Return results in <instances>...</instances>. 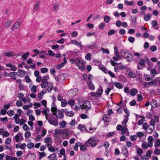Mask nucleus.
<instances>
[{
  "mask_svg": "<svg viewBox=\"0 0 160 160\" xmlns=\"http://www.w3.org/2000/svg\"><path fill=\"white\" fill-rule=\"evenodd\" d=\"M40 70L41 72L43 73H46L48 71V69L46 68H42Z\"/></svg>",
  "mask_w": 160,
  "mask_h": 160,
  "instance_id": "obj_60",
  "label": "nucleus"
},
{
  "mask_svg": "<svg viewBox=\"0 0 160 160\" xmlns=\"http://www.w3.org/2000/svg\"><path fill=\"white\" fill-rule=\"evenodd\" d=\"M128 130V128H127V127L126 125H124V126L121 130V133L122 134H125L127 131Z\"/></svg>",
  "mask_w": 160,
  "mask_h": 160,
  "instance_id": "obj_32",
  "label": "nucleus"
},
{
  "mask_svg": "<svg viewBox=\"0 0 160 160\" xmlns=\"http://www.w3.org/2000/svg\"><path fill=\"white\" fill-rule=\"evenodd\" d=\"M52 105L53 106H52V107L51 108V110L52 112H53V114L54 115H55L56 114V112L57 111V109L56 107H55V104H52Z\"/></svg>",
  "mask_w": 160,
  "mask_h": 160,
  "instance_id": "obj_42",
  "label": "nucleus"
},
{
  "mask_svg": "<svg viewBox=\"0 0 160 160\" xmlns=\"http://www.w3.org/2000/svg\"><path fill=\"white\" fill-rule=\"evenodd\" d=\"M100 50L102 52V53L103 54H104L105 53H106L107 54H109L110 53V52L108 49H105L104 48H101Z\"/></svg>",
  "mask_w": 160,
  "mask_h": 160,
  "instance_id": "obj_43",
  "label": "nucleus"
},
{
  "mask_svg": "<svg viewBox=\"0 0 160 160\" xmlns=\"http://www.w3.org/2000/svg\"><path fill=\"white\" fill-rule=\"evenodd\" d=\"M48 148V150L51 152H54L55 150H58V149L57 148H54L53 147L50 146Z\"/></svg>",
  "mask_w": 160,
  "mask_h": 160,
  "instance_id": "obj_53",
  "label": "nucleus"
},
{
  "mask_svg": "<svg viewBox=\"0 0 160 160\" xmlns=\"http://www.w3.org/2000/svg\"><path fill=\"white\" fill-rule=\"evenodd\" d=\"M137 90L136 89L133 88L130 91V94L132 96H134L137 93Z\"/></svg>",
  "mask_w": 160,
  "mask_h": 160,
  "instance_id": "obj_35",
  "label": "nucleus"
},
{
  "mask_svg": "<svg viewBox=\"0 0 160 160\" xmlns=\"http://www.w3.org/2000/svg\"><path fill=\"white\" fill-rule=\"evenodd\" d=\"M154 127L149 125L148 128L146 130L148 133H151L152 132L154 129Z\"/></svg>",
  "mask_w": 160,
  "mask_h": 160,
  "instance_id": "obj_27",
  "label": "nucleus"
},
{
  "mask_svg": "<svg viewBox=\"0 0 160 160\" xmlns=\"http://www.w3.org/2000/svg\"><path fill=\"white\" fill-rule=\"evenodd\" d=\"M44 142L46 143L48 147L51 146L52 143V140L51 138L47 137L44 139Z\"/></svg>",
  "mask_w": 160,
  "mask_h": 160,
  "instance_id": "obj_7",
  "label": "nucleus"
},
{
  "mask_svg": "<svg viewBox=\"0 0 160 160\" xmlns=\"http://www.w3.org/2000/svg\"><path fill=\"white\" fill-rule=\"evenodd\" d=\"M6 66L10 68L13 71H15L17 70V67L15 65H12L11 64L9 63L6 65Z\"/></svg>",
  "mask_w": 160,
  "mask_h": 160,
  "instance_id": "obj_28",
  "label": "nucleus"
},
{
  "mask_svg": "<svg viewBox=\"0 0 160 160\" xmlns=\"http://www.w3.org/2000/svg\"><path fill=\"white\" fill-rule=\"evenodd\" d=\"M56 115L57 117V118L58 119V118L62 119L63 117V115L62 112L58 110L56 112Z\"/></svg>",
  "mask_w": 160,
  "mask_h": 160,
  "instance_id": "obj_18",
  "label": "nucleus"
},
{
  "mask_svg": "<svg viewBox=\"0 0 160 160\" xmlns=\"http://www.w3.org/2000/svg\"><path fill=\"white\" fill-rule=\"evenodd\" d=\"M31 136V133L30 132H26L25 134V138H28Z\"/></svg>",
  "mask_w": 160,
  "mask_h": 160,
  "instance_id": "obj_63",
  "label": "nucleus"
},
{
  "mask_svg": "<svg viewBox=\"0 0 160 160\" xmlns=\"http://www.w3.org/2000/svg\"><path fill=\"white\" fill-rule=\"evenodd\" d=\"M17 75H18V73L17 72H12L9 73L10 76L12 77V78L13 79H16V78L14 77H15Z\"/></svg>",
  "mask_w": 160,
  "mask_h": 160,
  "instance_id": "obj_55",
  "label": "nucleus"
},
{
  "mask_svg": "<svg viewBox=\"0 0 160 160\" xmlns=\"http://www.w3.org/2000/svg\"><path fill=\"white\" fill-rule=\"evenodd\" d=\"M20 26V22H16L14 25L11 28V29L12 31H13L14 29H18L19 28Z\"/></svg>",
  "mask_w": 160,
  "mask_h": 160,
  "instance_id": "obj_20",
  "label": "nucleus"
},
{
  "mask_svg": "<svg viewBox=\"0 0 160 160\" xmlns=\"http://www.w3.org/2000/svg\"><path fill=\"white\" fill-rule=\"evenodd\" d=\"M7 113L9 116H11L14 114V112L13 110H10L7 112Z\"/></svg>",
  "mask_w": 160,
  "mask_h": 160,
  "instance_id": "obj_56",
  "label": "nucleus"
},
{
  "mask_svg": "<svg viewBox=\"0 0 160 160\" xmlns=\"http://www.w3.org/2000/svg\"><path fill=\"white\" fill-rule=\"evenodd\" d=\"M111 118L110 115L106 114L103 116L102 119L104 122H108L110 121Z\"/></svg>",
  "mask_w": 160,
  "mask_h": 160,
  "instance_id": "obj_14",
  "label": "nucleus"
},
{
  "mask_svg": "<svg viewBox=\"0 0 160 160\" xmlns=\"http://www.w3.org/2000/svg\"><path fill=\"white\" fill-rule=\"evenodd\" d=\"M130 52L128 50L126 49H122L121 52L122 56L124 58Z\"/></svg>",
  "mask_w": 160,
  "mask_h": 160,
  "instance_id": "obj_22",
  "label": "nucleus"
},
{
  "mask_svg": "<svg viewBox=\"0 0 160 160\" xmlns=\"http://www.w3.org/2000/svg\"><path fill=\"white\" fill-rule=\"evenodd\" d=\"M103 92V90L102 87H101L99 89H98L96 92L98 96H101Z\"/></svg>",
  "mask_w": 160,
  "mask_h": 160,
  "instance_id": "obj_37",
  "label": "nucleus"
},
{
  "mask_svg": "<svg viewBox=\"0 0 160 160\" xmlns=\"http://www.w3.org/2000/svg\"><path fill=\"white\" fill-rule=\"evenodd\" d=\"M59 127L61 128H65L67 125L66 122L64 120L62 121L59 122Z\"/></svg>",
  "mask_w": 160,
  "mask_h": 160,
  "instance_id": "obj_26",
  "label": "nucleus"
},
{
  "mask_svg": "<svg viewBox=\"0 0 160 160\" xmlns=\"http://www.w3.org/2000/svg\"><path fill=\"white\" fill-rule=\"evenodd\" d=\"M48 88H47L48 92L51 91L52 90L53 86V84L52 83H50L48 84Z\"/></svg>",
  "mask_w": 160,
  "mask_h": 160,
  "instance_id": "obj_57",
  "label": "nucleus"
},
{
  "mask_svg": "<svg viewBox=\"0 0 160 160\" xmlns=\"http://www.w3.org/2000/svg\"><path fill=\"white\" fill-rule=\"evenodd\" d=\"M78 128L82 132H88V130L86 129L85 126H83L82 124H79L78 126Z\"/></svg>",
  "mask_w": 160,
  "mask_h": 160,
  "instance_id": "obj_16",
  "label": "nucleus"
},
{
  "mask_svg": "<svg viewBox=\"0 0 160 160\" xmlns=\"http://www.w3.org/2000/svg\"><path fill=\"white\" fill-rule=\"evenodd\" d=\"M81 144V143L80 142H78L76 143L75 145L73 147L74 150L76 151H78V146Z\"/></svg>",
  "mask_w": 160,
  "mask_h": 160,
  "instance_id": "obj_49",
  "label": "nucleus"
},
{
  "mask_svg": "<svg viewBox=\"0 0 160 160\" xmlns=\"http://www.w3.org/2000/svg\"><path fill=\"white\" fill-rule=\"evenodd\" d=\"M23 140V138L22 134V133L19 132L13 138V141L14 142V140L16 142H18L19 141H22Z\"/></svg>",
  "mask_w": 160,
  "mask_h": 160,
  "instance_id": "obj_5",
  "label": "nucleus"
},
{
  "mask_svg": "<svg viewBox=\"0 0 160 160\" xmlns=\"http://www.w3.org/2000/svg\"><path fill=\"white\" fill-rule=\"evenodd\" d=\"M40 2L39 1H38L37 2L33 8V10L34 11H38L39 7L40 5Z\"/></svg>",
  "mask_w": 160,
  "mask_h": 160,
  "instance_id": "obj_39",
  "label": "nucleus"
},
{
  "mask_svg": "<svg viewBox=\"0 0 160 160\" xmlns=\"http://www.w3.org/2000/svg\"><path fill=\"white\" fill-rule=\"evenodd\" d=\"M137 116L142 118V119H140L139 120V121H138V125H141L142 124V123L144 121H143V119H144V117L143 116H141L139 115H138L136 116V117H137Z\"/></svg>",
  "mask_w": 160,
  "mask_h": 160,
  "instance_id": "obj_47",
  "label": "nucleus"
},
{
  "mask_svg": "<svg viewBox=\"0 0 160 160\" xmlns=\"http://www.w3.org/2000/svg\"><path fill=\"white\" fill-rule=\"evenodd\" d=\"M128 115H125V116L124 120L122 122V124L124 126L126 125V124L128 122Z\"/></svg>",
  "mask_w": 160,
  "mask_h": 160,
  "instance_id": "obj_41",
  "label": "nucleus"
},
{
  "mask_svg": "<svg viewBox=\"0 0 160 160\" xmlns=\"http://www.w3.org/2000/svg\"><path fill=\"white\" fill-rule=\"evenodd\" d=\"M86 143L88 147H94L97 145V141L95 138L92 137L89 138Z\"/></svg>",
  "mask_w": 160,
  "mask_h": 160,
  "instance_id": "obj_2",
  "label": "nucleus"
},
{
  "mask_svg": "<svg viewBox=\"0 0 160 160\" xmlns=\"http://www.w3.org/2000/svg\"><path fill=\"white\" fill-rule=\"evenodd\" d=\"M12 22V21L11 20H8L4 24V26L5 28H8L10 26Z\"/></svg>",
  "mask_w": 160,
  "mask_h": 160,
  "instance_id": "obj_50",
  "label": "nucleus"
},
{
  "mask_svg": "<svg viewBox=\"0 0 160 160\" xmlns=\"http://www.w3.org/2000/svg\"><path fill=\"white\" fill-rule=\"evenodd\" d=\"M49 79V77L48 75H46L43 77L42 81V83L40 85L42 88H44L48 86L49 83L47 80Z\"/></svg>",
  "mask_w": 160,
  "mask_h": 160,
  "instance_id": "obj_3",
  "label": "nucleus"
},
{
  "mask_svg": "<svg viewBox=\"0 0 160 160\" xmlns=\"http://www.w3.org/2000/svg\"><path fill=\"white\" fill-rule=\"evenodd\" d=\"M15 146L17 148H20L22 150H23L26 147V144L25 143H19L17 144Z\"/></svg>",
  "mask_w": 160,
  "mask_h": 160,
  "instance_id": "obj_12",
  "label": "nucleus"
},
{
  "mask_svg": "<svg viewBox=\"0 0 160 160\" xmlns=\"http://www.w3.org/2000/svg\"><path fill=\"white\" fill-rule=\"evenodd\" d=\"M88 88L91 90H94L95 88V87L94 84L91 81H88L87 82Z\"/></svg>",
  "mask_w": 160,
  "mask_h": 160,
  "instance_id": "obj_17",
  "label": "nucleus"
},
{
  "mask_svg": "<svg viewBox=\"0 0 160 160\" xmlns=\"http://www.w3.org/2000/svg\"><path fill=\"white\" fill-rule=\"evenodd\" d=\"M76 65L78 68L82 71L84 70V64L83 61L80 58L77 60Z\"/></svg>",
  "mask_w": 160,
  "mask_h": 160,
  "instance_id": "obj_4",
  "label": "nucleus"
},
{
  "mask_svg": "<svg viewBox=\"0 0 160 160\" xmlns=\"http://www.w3.org/2000/svg\"><path fill=\"white\" fill-rule=\"evenodd\" d=\"M86 47L90 49H95L97 47L96 43L93 42L91 45L88 44L86 46Z\"/></svg>",
  "mask_w": 160,
  "mask_h": 160,
  "instance_id": "obj_21",
  "label": "nucleus"
},
{
  "mask_svg": "<svg viewBox=\"0 0 160 160\" xmlns=\"http://www.w3.org/2000/svg\"><path fill=\"white\" fill-rule=\"evenodd\" d=\"M114 85L116 87L119 89H121L122 88V84L119 82L115 83Z\"/></svg>",
  "mask_w": 160,
  "mask_h": 160,
  "instance_id": "obj_62",
  "label": "nucleus"
},
{
  "mask_svg": "<svg viewBox=\"0 0 160 160\" xmlns=\"http://www.w3.org/2000/svg\"><path fill=\"white\" fill-rule=\"evenodd\" d=\"M49 109L48 108H46L44 109L42 112V113L45 115V118L46 119H48L50 115H49L48 113L49 112Z\"/></svg>",
  "mask_w": 160,
  "mask_h": 160,
  "instance_id": "obj_13",
  "label": "nucleus"
},
{
  "mask_svg": "<svg viewBox=\"0 0 160 160\" xmlns=\"http://www.w3.org/2000/svg\"><path fill=\"white\" fill-rule=\"evenodd\" d=\"M3 55L8 57H12L16 55L15 52L10 51L8 52H4L3 53Z\"/></svg>",
  "mask_w": 160,
  "mask_h": 160,
  "instance_id": "obj_11",
  "label": "nucleus"
},
{
  "mask_svg": "<svg viewBox=\"0 0 160 160\" xmlns=\"http://www.w3.org/2000/svg\"><path fill=\"white\" fill-rule=\"evenodd\" d=\"M128 76L130 78H134L135 77V75L132 72H130L128 74Z\"/></svg>",
  "mask_w": 160,
  "mask_h": 160,
  "instance_id": "obj_64",
  "label": "nucleus"
},
{
  "mask_svg": "<svg viewBox=\"0 0 160 160\" xmlns=\"http://www.w3.org/2000/svg\"><path fill=\"white\" fill-rule=\"evenodd\" d=\"M151 24L152 27L156 30H158L159 28L157 26L158 25V22L156 20H152L151 22Z\"/></svg>",
  "mask_w": 160,
  "mask_h": 160,
  "instance_id": "obj_23",
  "label": "nucleus"
},
{
  "mask_svg": "<svg viewBox=\"0 0 160 160\" xmlns=\"http://www.w3.org/2000/svg\"><path fill=\"white\" fill-rule=\"evenodd\" d=\"M153 140V138L152 136H150L148 137V143L150 144V147H152V143Z\"/></svg>",
  "mask_w": 160,
  "mask_h": 160,
  "instance_id": "obj_24",
  "label": "nucleus"
},
{
  "mask_svg": "<svg viewBox=\"0 0 160 160\" xmlns=\"http://www.w3.org/2000/svg\"><path fill=\"white\" fill-rule=\"evenodd\" d=\"M114 54L115 55H119V53L118 52V47L115 46L114 47Z\"/></svg>",
  "mask_w": 160,
  "mask_h": 160,
  "instance_id": "obj_58",
  "label": "nucleus"
},
{
  "mask_svg": "<svg viewBox=\"0 0 160 160\" xmlns=\"http://www.w3.org/2000/svg\"><path fill=\"white\" fill-rule=\"evenodd\" d=\"M71 42L73 44L76 45L77 46L81 48L82 46L81 42H78V41L75 40H72L71 41Z\"/></svg>",
  "mask_w": 160,
  "mask_h": 160,
  "instance_id": "obj_15",
  "label": "nucleus"
},
{
  "mask_svg": "<svg viewBox=\"0 0 160 160\" xmlns=\"http://www.w3.org/2000/svg\"><path fill=\"white\" fill-rule=\"evenodd\" d=\"M124 3L127 5L132 6L134 5V2L133 1H129L127 0H125Z\"/></svg>",
  "mask_w": 160,
  "mask_h": 160,
  "instance_id": "obj_40",
  "label": "nucleus"
},
{
  "mask_svg": "<svg viewBox=\"0 0 160 160\" xmlns=\"http://www.w3.org/2000/svg\"><path fill=\"white\" fill-rule=\"evenodd\" d=\"M159 118L158 116H155L154 118L152 119L150 122V125L154 127L155 124V122L158 123L159 122Z\"/></svg>",
  "mask_w": 160,
  "mask_h": 160,
  "instance_id": "obj_8",
  "label": "nucleus"
},
{
  "mask_svg": "<svg viewBox=\"0 0 160 160\" xmlns=\"http://www.w3.org/2000/svg\"><path fill=\"white\" fill-rule=\"evenodd\" d=\"M64 61L63 62L60 64L57 65L56 66V68L58 69H59L64 67L65 64L67 62V60L66 58H63Z\"/></svg>",
  "mask_w": 160,
  "mask_h": 160,
  "instance_id": "obj_9",
  "label": "nucleus"
},
{
  "mask_svg": "<svg viewBox=\"0 0 160 160\" xmlns=\"http://www.w3.org/2000/svg\"><path fill=\"white\" fill-rule=\"evenodd\" d=\"M149 147H150V144L146 142H144L142 144V148L144 149H147Z\"/></svg>",
  "mask_w": 160,
  "mask_h": 160,
  "instance_id": "obj_29",
  "label": "nucleus"
},
{
  "mask_svg": "<svg viewBox=\"0 0 160 160\" xmlns=\"http://www.w3.org/2000/svg\"><path fill=\"white\" fill-rule=\"evenodd\" d=\"M133 56L132 54L129 53L124 58L126 59V60L128 62H131L133 61Z\"/></svg>",
  "mask_w": 160,
  "mask_h": 160,
  "instance_id": "obj_10",
  "label": "nucleus"
},
{
  "mask_svg": "<svg viewBox=\"0 0 160 160\" xmlns=\"http://www.w3.org/2000/svg\"><path fill=\"white\" fill-rule=\"evenodd\" d=\"M26 146L28 148L31 149L34 147V144L33 142H30L26 145Z\"/></svg>",
  "mask_w": 160,
  "mask_h": 160,
  "instance_id": "obj_46",
  "label": "nucleus"
},
{
  "mask_svg": "<svg viewBox=\"0 0 160 160\" xmlns=\"http://www.w3.org/2000/svg\"><path fill=\"white\" fill-rule=\"evenodd\" d=\"M48 158L49 160H57L56 154H52L48 157Z\"/></svg>",
  "mask_w": 160,
  "mask_h": 160,
  "instance_id": "obj_25",
  "label": "nucleus"
},
{
  "mask_svg": "<svg viewBox=\"0 0 160 160\" xmlns=\"http://www.w3.org/2000/svg\"><path fill=\"white\" fill-rule=\"evenodd\" d=\"M90 107L91 104L90 102L88 101H84L82 105H81L82 108L84 109L88 110L90 109Z\"/></svg>",
  "mask_w": 160,
  "mask_h": 160,
  "instance_id": "obj_6",
  "label": "nucleus"
},
{
  "mask_svg": "<svg viewBox=\"0 0 160 160\" xmlns=\"http://www.w3.org/2000/svg\"><path fill=\"white\" fill-rule=\"evenodd\" d=\"M155 146V148H157L160 146V140L158 139L156 141L154 142Z\"/></svg>",
  "mask_w": 160,
  "mask_h": 160,
  "instance_id": "obj_45",
  "label": "nucleus"
},
{
  "mask_svg": "<svg viewBox=\"0 0 160 160\" xmlns=\"http://www.w3.org/2000/svg\"><path fill=\"white\" fill-rule=\"evenodd\" d=\"M29 53L28 52H26L25 53L23 54L22 56V58L24 60H26L27 58L28 57L29 55Z\"/></svg>",
  "mask_w": 160,
  "mask_h": 160,
  "instance_id": "obj_44",
  "label": "nucleus"
},
{
  "mask_svg": "<svg viewBox=\"0 0 160 160\" xmlns=\"http://www.w3.org/2000/svg\"><path fill=\"white\" fill-rule=\"evenodd\" d=\"M68 104V102L67 100L65 99L61 101V104L62 107H65Z\"/></svg>",
  "mask_w": 160,
  "mask_h": 160,
  "instance_id": "obj_52",
  "label": "nucleus"
},
{
  "mask_svg": "<svg viewBox=\"0 0 160 160\" xmlns=\"http://www.w3.org/2000/svg\"><path fill=\"white\" fill-rule=\"evenodd\" d=\"M98 67L99 69L102 70L105 73H107L108 71V69L103 66L100 65Z\"/></svg>",
  "mask_w": 160,
  "mask_h": 160,
  "instance_id": "obj_33",
  "label": "nucleus"
},
{
  "mask_svg": "<svg viewBox=\"0 0 160 160\" xmlns=\"http://www.w3.org/2000/svg\"><path fill=\"white\" fill-rule=\"evenodd\" d=\"M115 56L112 57V59L115 61L117 62L118 60L122 59L121 57L119 55Z\"/></svg>",
  "mask_w": 160,
  "mask_h": 160,
  "instance_id": "obj_36",
  "label": "nucleus"
},
{
  "mask_svg": "<svg viewBox=\"0 0 160 160\" xmlns=\"http://www.w3.org/2000/svg\"><path fill=\"white\" fill-rule=\"evenodd\" d=\"M115 30L113 29H111L109 31L108 33V36H110L114 34L115 33Z\"/></svg>",
  "mask_w": 160,
  "mask_h": 160,
  "instance_id": "obj_59",
  "label": "nucleus"
},
{
  "mask_svg": "<svg viewBox=\"0 0 160 160\" xmlns=\"http://www.w3.org/2000/svg\"><path fill=\"white\" fill-rule=\"evenodd\" d=\"M152 16V14H149L145 15L144 17V19L145 21H147L150 20Z\"/></svg>",
  "mask_w": 160,
  "mask_h": 160,
  "instance_id": "obj_34",
  "label": "nucleus"
},
{
  "mask_svg": "<svg viewBox=\"0 0 160 160\" xmlns=\"http://www.w3.org/2000/svg\"><path fill=\"white\" fill-rule=\"evenodd\" d=\"M34 108L35 109L37 108L40 107L41 105L40 103L38 102H35L33 104Z\"/></svg>",
  "mask_w": 160,
  "mask_h": 160,
  "instance_id": "obj_61",
  "label": "nucleus"
},
{
  "mask_svg": "<svg viewBox=\"0 0 160 160\" xmlns=\"http://www.w3.org/2000/svg\"><path fill=\"white\" fill-rule=\"evenodd\" d=\"M80 150L81 151H83L85 150H86L87 149V147L86 145H79Z\"/></svg>",
  "mask_w": 160,
  "mask_h": 160,
  "instance_id": "obj_48",
  "label": "nucleus"
},
{
  "mask_svg": "<svg viewBox=\"0 0 160 160\" xmlns=\"http://www.w3.org/2000/svg\"><path fill=\"white\" fill-rule=\"evenodd\" d=\"M147 83L150 86H155L156 84V82L155 80H153L151 82H147Z\"/></svg>",
  "mask_w": 160,
  "mask_h": 160,
  "instance_id": "obj_51",
  "label": "nucleus"
},
{
  "mask_svg": "<svg viewBox=\"0 0 160 160\" xmlns=\"http://www.w3.org/2000/svg\"><path fill=\"white\" fill-rule=\"evenodd\" d=\"M55 134L57 135L58 134H63V130L61 129H56L55 130Z\"/></svg>",
  "mask_w": 160,
  "mask_h": 160,
  "instance_id": "obj_38",
  "label": "nucleus"
},
{
  "mask_svg": "<svg viewBox=\"0 0 160 160\" xmlns=\"http://www.w3.org/2000/svg\"><path fill=\"white\" fill-rule=\"evenodd\" d=\"M48 122L51 125L56 126L58 125V120L57 118H56L52 115H50L48 119H46Z\"/></svg>",
  "mask_w": 160,
  "mask_h": 160,
  "instance_id": "obj_1",
  "label": "nucleus"
},
{
  "mask_svg": "<svg viewBox=\"0 0 160 160\" xmlns=\"http://www.w3.org/2000/svg\"><path fill=\"white\" fill-rule=\"evenodd\" d=\"M17 73L18 75L20 78H22L26 74V73L25 71L19 69Z\"/></svg>",
  "mask_w": 160,
  "mask_h": 160,
  "instance_id": "obj_19",
  "label": "nucleus"
},
{
  "mask_svg": "<svg viewBox=\"0 0 160 160\" xmlns=\"http://www.w3.org/2000/svg\"><path fill=\"white\" fill-rule=\"evenodd\" d=\"M150 105L153 108L156 107L157 106V101L154 99L152 100L150 102Z\"/></svg>",
  "mask_w": 160,
  "mask_h": 160,
  "instance_id": "obj_31",
  "label": "nucleus"
},
{
  "mask_svg": "<svg viewBox=\"0 0 160 160\" xmlns=\"http://www.w3.org/2000/svg\"><path fill=\"white\" fill-rule=\"evenodd\" d=\"M128 149L126 147H124L122 151V153L125 156L127 157L128 156V152L127 150Z\"/></svg>",
  "mask_w": 160,
  "mask_h": 160,
  "instance_id": "obj_30",
  "label": "nucleus"
},
{
  "mask_svg": "<svg viewBox=\"0 0 160 160\" xmlns=\"http://www.w3.org/2000/svg\"><path fill=\"white\" fill-rule=\"evenodd\" d=\"M110 20V18L108 16H106L104 17V21L106 23L109 22Z\"/></svg>",
  "mask_w": 160,
  "mask_h": 160,
  "instance_id": "obj_54",
  "label": "nucleus"
}]
</instances>
